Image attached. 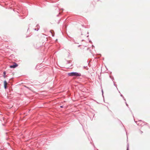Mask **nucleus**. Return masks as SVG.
<instances>
[{"mask_svg": "<svg viewBox=\"0 0 150 150\" xmlns=\"http://www.w3.org/2000/svg\"><path fill=\"white\" fill-rule=\"evenodd\" d=\"M68 74L69 76H81V74L80 73L76 72H73L68 73Z\"/></svg>", "mask_w": 150, "mask_h": 150, "instance_id": "nucleus-1", "label": "nucleus"}, {"mask_svg": "<svg viewBox=\"0 0 150 150\" xmlns=\"http://www.w3.org/2000/svg\"><path fill=\"white\" fill-rule=\"evenodd\" d=\"M137 124L139 126H142L144 125V123L143 121L140 120L138 121V123Z\"/></svg>", "mask_w": 150, "mask_h": 150, "instance_id": "nucleus-2", "label": "nucleus"}, {"mask_svg": "<svg viewBox=\"0 0 150 150\" xmlns=\"http://www.w3.org/2000/svg\"><path fill=\"white\" fill-rule=\"evenodd\" d=\"M14 64H15L14 65L10 66V67L11 68H14L18 66V65L16 63H15Z\"/></svg>", "mask_w": 150, "mask_h": 150, "instance_id": "nucleus-3", "label": "nucleus"}, {"mask_svg": "<svg viewBox=\"0 0 150 150\" xmlns=\"http://www.w3.org/2000/svg\"><path fill=\"white\" fill-rule=\"evenodd\" d=\"M4 87L5 89H6L7 88V83L6 81H5L4 82Z\"/></svg>", "mask_w": 150, "mask_h": 150, "instance_id": "nucleus-4", "label": "nucleus"}, {"mask_svg": "<svg viewBox=\"0 0 150 150\" xmlns=\"http://www.w3.org/2000/svg\"><path fill=\"white\" fill-rule=\"evenodd\" d=\"M6 73L5 71H4V75H3V77H4V78H5L6 77Z\"/></svg>", "mask_w": 150, "mask_h": 150, "instance_id": "nucleus-5", "label": "nucleus"}, {"mask_svg": "<svg viewBox=\"0 0 150 150\" xmlns=\"http://www.w3.org/2000/svg\"><path fill=\"white\" fill-rule=\"evenodd\" d=\"M60 107L61 108H63V106H61Z\"/></svg>", "mask_w": 150, "mask_h": 150, "instance_id": "nucleus-6", "label": "nucleus"}, {"mask_svg": "<svg viewBox=\"0 0 150 150\" xmlns=\"http://www.w3.org/2000/svg\"><path fill=\"white\" fill-rule=\"evenodd\" d=\"M127 150H129V149H128V148H127Z\"/></svg>", "mask_w": 150, "mask_h": 150, "instance_id": "nucleus-7", "label": "nucleus"}]
</instances>
